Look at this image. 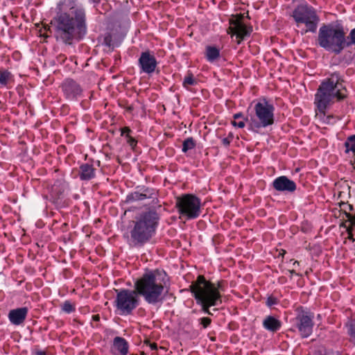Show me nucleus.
Wrapping results in <instances>:
<instances>
[{
  "mask_svg": "<svg viewBox=\"0 0 355 355\" xmlns=\"http://www.w3.org/2000/svg\"><path fill=\"white\" fill-rule=\"evenodd\" d=\"M168 276L162 269L146 270L134 282V289H116L114 306L121 315H131L139 305V297L148 304L156 305L163 300Z\"/></svg>",
  "mask_w": 355,
  "mask_h": 355,
  "instance_id": "obj_1",
  "label": "nucleus"
},
{
  "mask_svg": "<svg viewBox=\"0 0 355 355\" xmlns=\"http://www.w3.org/2000/svg\"><path fill=\"white\" fill-rule=\"evenodd\" d=\"M58 8L60 12L55 18L56 38L70 45L87 32L85 10L76 6L74 0L61 1Z\"/></svg>",
  "mask_w": 355,
  "mask_h": 355,
  "instance_id": "obj_2",
  "label": "nucleus"
},
{
  "mask_svg": "<svg viewBox=\"0 0 355 355\" xmlns=\"http://www.w3.org/2000/svg\"><path fill=\"white\" fill-rule=\"evenodd\" d=\"M348 96L344 76L339 71L330 73L321 81L314 95L315 111L325 116L327 110L333 104L345 101Z\"/></svg>",
  "mask_w": 355,
  "mask_h": 355,
  "instance_id": "obj_3",
  "label": "nucleus"
},
{
  "mask_svg": "<svg viewBox=\"0 0 355 355\" xmlns=\"http://www.w3.org/2000/svg\"><path fill=\"white\" fill-rule=\"evenodd\" d=\"M227 282L218 281L216 284L207 280L204 275H200L189 286V291L196 303L201 306L203 313L212 315L210 307L222 304V292L227 288Z\"/></svg>",
  "mask_w": 355,
  "mask_h": 355,
  "instance_id": "obj_4",
  "label": "nucleus"
},
{
  "mask_svg": "<svg viewBox=\"0 0 355 355\" xmlns=\"http://www.w3.org/2000/svg\"><path fill=\"white\" fill-rule=\"evenodd\" d=\"M160 220L159 214L153 208L139 213L132 221L130 242L134 246H143L155 235Z\"/></svg>",
  "mask_w": 355,
  "mask_h": 355,
  "instance_id": "obj_5",
  "label": "nucleus"
},
{
  "mask_svg": "<svg viewBox=\"0 0 355 355\" xmlns=\"http://www.w3.org/2000/svg\"><path fill=\"white\" fill-rule=\"evenodd\" d=\"M345 28L338 21L323 24L319 28L317 44L327 51L339 55L344 50Z\"/></svg>",
  "mask_w": 355,
  "mask_h": 355,
  "instance_id": "obj_6",
  "label": "nucleus"
},
{
  "mask_svg": "<svg viewBox=\"0 0 355 355\" xmlns=\"http://www.w3.org/2000/svg\"><path fill=\"white\" fill-rule=\"evenodd\" d=\"M275 106L268 99L263 97L254 104V116H251L248 130L257 132L261 128L270 126L275 123Z\"/></svg>",
  "mask_w": 355,
  "mask_h": 355,
  "instance_id": "obj_7",
  "label": "nucleus"
},
{
  "mask_svg": "<svg viewBox=\"0 0 355 355\" xmlns=\"http://www.w3.org/2000/svg\"><path fill=\"white\" fill-rule=\"evenodd\" d=\"M175 207L180 218L193 220L201 214V200L194 194L184 193L175 199Z\"/></svg>",
  "mask_w": 355,
  "mask_h": 355,
  "instance_id": "obj_8",
  "label": "nucleus"
},
{
  "mask_svg": "<svg viewBox=\"0 0 355 355\" xmlns=\"http://www.w3.org/2000/svg\"><path fill=\"white\" fill-rule=\"evenodd\" d=\"M292 17L297 26L301 24L305 25V33L307 32H316L320 18L315 8L308 3H304L297 6L293 10Z\"/></svg>",
  "mask_w": 355,
  "mask_h": 355,
  "instance_id": "obj_9",
  "label": "nucleus"
},
{
  "mask_svg": "<svg viewBox=\"0 0 355 355\" xmlns=\"http://www.w3.org/2000/svg\"><path fill=\"white\" fill-rule=\"evenodd\" d=\"M296 311V316L293 320V327L297 330L302 338H306L313 333L314 314L302 306L299 307Z\"/></svg>",
  "mask_w": 355,
  "mask_h": 355,
  "instance_id": "obj_10",
  "label": "nucleus"
},
{
  "mask_svg": "<svg viewBox=\"0 0 355 355\" xmlns=\"http://www.w3.org/2000/svg\"><path fill=\"white\" fill-rule=\"evenodd\" d=\"M146 200H150L153 205H157L159 202L158 191L153 187L139 185L126 196L125 202L126 203H133Z\"/></svg>",
  "mask_w": 355,
  "mask_h": 355,
  "instance_id": "obj_11",
  "label": "nucleus"
},
{
  "mask_svg": "<svg viewBox=\"0 0 355 355\" xmlns=\"http://www.w3.org/2000/svg\"><path fill=\"white\" fill-rule=\"evenodd\" d=\"M242 15H237L230 19V27L227 33L232 37H236V41L240 44L246 37H250L252 32V27L246 26L243 21Z\"/></svg>",
  "mask_w": 355,
  "mask_h": 355,
  "instance_id": "obj_12",
  "label": "nucleus"
},
{
  "mask_svg": "<svg viewBox=\"0 0 355 355\" xmlns=\"http://www.w3.org/2000/svg\"><path fill=\"white\" fill-rule=\"evenodd\" d=\"M158 62L153 51L149 50L141 53L138 59V67L140 73H153L157 69Z\"/></svg>",
  "mask_w": 355,
  "mask_h": 355,
  "instance_id": "obj_13",
  "label": "nucleus"
},
{
  "mask_svg": "<svg viewBox=\"0 0 355 355\" xmlns=\"http://www.w3.org/2000/svg\"><path fill=\"white\" fill-rule=\"evenodd\" d=\"M65 98L70 101L76 100L82 95L83 89L74 80L65 79L61 85Z\"/></svg>",
  "mask_w": 355,
  "mask_h": 355,
  "instance_id": "obj_14",
  "label": "nucleus"
},
{
  "mask_svg": "<svg viewBox=\"0 0 355 355\" xmlns=\"http://www.w3.org/2000/svg\"><path fill=\"white\" fill-rule=\"evenodd\" d=\"M51 201L57 209L67 207L71 203V200L67 196L64 188L62 186L56 185L53 187Z\"/></svg>",
  "mask_w": 355,
  "mask_h": 355,
  "instance_id": "obj_15",
  "label": "nucleus"
},
{
  "mask_svg": "<svg viewBox=\"0 0 355 355\" xmlns=\"http://www.w3.org/2000/svg\"><path fill=\"white\" fill-rule=\"evenodd\" d=\"M275 190L279 192L293 193L297 189L296 183L286 175L276 178L272 182Z\"/></svg>",
  "mask_w": 355,
  "mask_h": 355,
  "instance_id": "obj_16",
  "label": "nucleus"
},
{
  "mask_svg": "<svg viewBox=\"0 0 355 355\" xmlns=\"http://www.w3.org/2000/svg\"><path fill=\"white\" fill-rule=\"evenodd\" d=\"M94 160L90 159L89 162L81 164L78 168V177L82 181H89L96 178V168L94 166Z\"/></svg>",
  "mask_w": 355,
  "mask_h": 355,
  "instance_id": "obj_17",
  "label": "nucleus"
},
{
  "mask_svg": "<svg viewBox=\"0 0 355 355\" xmlns=\"http://www.w3.org/2000/svg\"><path fill=\"white\" fill-rule=\"evenodd\" d=\"M129 343L123 337L116 336L113 339L112 352L114 355H128Z\"/></svg>",
  "mask_w": 355,
  "mask_h": 355,
  "instance_id": "obj_18",
  "label": "nucleus"
},
{
  "mask_svg": "<svg viewBox=\"0 0 355 355\" xmlns=\"http://www.w3.org/2000/svg\"><path fill=\"white\" fill-rule=\"evenodd\" d=\"M262 326L266 331L275 334L279 331L282 327L280 320L273 315H266L262 322Z\"/></svg>",
  "mask_w": 355,
  "mask_h": 355,
  "instance_id": "obj_19",
  "label": "nucleus"
},
{
  "mask_svg": "<svg viewBox=\"0 0 355 355\" xmlns=\"http://www.w3.org/2000/svg\"><path fill=\"white\" fill-rule=\"evenodd\" d=\"M204 57L211 64L217 62L220 58V50L214 45H207L205 49Z\"/></svg>",
  "mask_w": 355,
  "mask_h": 355,
  "instance_id": "obj_20",
  "label": "nucleus"
},
{
  "mask_svg": "<svg viewBox=\"0 0 355 355\" xmlns=\"http://www.w3.org/2000/svg\"><path fill=\"white\" fill-rule=\"evenodd\" d=\"M352 49L355 51V28H352L347 35L345 31L344 49Z\"/></svg>",
  "mask_w": 355,
  "mask_h": 355,
  "instance_id": "obj_21",
  "label": "nucleus"
},
{
  "mask_svg": "<svg viewBox=\"0 0 355 355\" xmlns=\"http://www.w3.org/2000/svg\"><path fill=\"white\" fill-rule=\"evenodd\" d=\"M8 318L11 323L14 324L22 323V308L11 310L8 314Z\"/></svg>",
  "mask_w": 355,
  "mask_h": 355,
  "instance_id": "obj_22",
  "label": "nucleus"
},
{
  "mask_svg": "<svg viewBox=\"0 0 355 355\" xmlns=\"http://www.w3.org/2000/svg\"><path fill=\"white\" fill-rule=\"evenodd\" d=\"M345 153H349L352 152V155L355 154V135L349 136L345 143Z\"/></svg>",
  "mask_w": 355,
  "mask_h": 355,
  "instance_id": "obj_23",
  "label": "nucleus"
},
{
  "mask_svg": "<svg viewBox=\"0 0 355 355\" xmlns=\"http://www.w3.org/2000/svg\"><path fill=\"white\" fill-rule=\"evenodd\" d=\"M196 146V142L193 137H188L182 142V151L186 153L188 150L193 149Z\"/></svg>",
  "mask_w": 355,
  "mask_h": 355,
  "instance_id": "obj_24",
  "label": "nucleus"
},
{
  "mask_svg": "<svg viewBox=\"0 0 355 355\" xmlns=\"http://www.w3.org/2000/svg\"><path fill=\"white\" fill-rule=\"evenodd\" d=\"M197 84V80L194 78L191 72L189 71L184 78L182 86L188 89L189 85H195Z\"/></svg>",
  "mask_w": 355,
  "mask_h": 355,
  "instance_id": "obj_25",
  "label": "nucleus"
},
{
  "mask_svg": "<svg viewBox=\"0 0 355 355\" xmlns=\"http://www.w3.org/2000/svg\"><path fill=\"white\" fill-rule=\"evenodd\" d=\"M347 334L349 336V342L355 345V320H352L346 324Z\"/></svg>",
  "mask_w": 355,
  "mask_h": 355,
  "instance_id": "obj_26",
  "label": "nucleus"
},
{
  "mask_svg": "<svg viewBox=\"0 0 355 355\" xmlns=\"http://www.w3.org/2000/svg\"><path fill=\"white\" fill-rule=\"evenodd\" d=\"M61 310L65 313H71L76 311V304L69 300H66L61 304Z\"/></svg>",
  "mask_w": 355,
  "mask_h": 355,
  "instance_id": "obj_27",
  "label": "nucleus"
},
{
  "mask_svg": "<svg viewBox=\"0 0 355 355\" xmlns=\"http://www.w3.org/2000/svg\"><path fill=\"white\" fill-rule=\"evenodd\" d=\"M11 78V74L8 71L0 70V83L6 85Z\"/></svg>",
  "mask_w": 355,
  "mask_h": 355,
  "instance_id": "obj_28",
  "label": "nucleus"
},
{
  "mask_svg": "<svg viewBox=\"0 0 355 355\" xmlns=\"http://www.w3.org/2000/svg\"><path fill=\"white\" fill-rule=\"evenodd\" d=\"M103 44L112 49H114L115 47V44L112 39V35L110 33H107L105 35Z\"/></svg>",
  "mask_w": 355,
  "mask_h": 355,
  "instance_id": "obj_29",
  "label": "nucleus"
},
{
  "mask_svg": "<svg viewBox=\"0 0 355 355\" xmlns=\"http://www.w3.org/2000/svg\"><path fill=\"white\" fill-rule=\"evenodd\" d=\"M279 302V300L277 297H275L272 295H270L266 299V305L268 307L271 308L272 306L278 304Z\"/></svg>",
  "mask_w": 355,
  "mask_h": 355,
  "instance_id": "obj_30",
  "label": "nucleus"
},
{
  "mask_svg": "<svg viewBox=\"0 0 355 355\" xmlns=\"http://www.w3.org/2000/svg\"><path fill=\"white\" fill-rule=\"evenodd\" d=\"M125 139L126 142L130 146L131 149L132 150H135V148L137 146V140L133 137H132V135H128V137H126Z\"/></svg>",
  "mask_w": 355,
  "mask_h": 355,
  "instance_id": "obj_31",
  "label": "nucleus"
},
{
  "mask_svg": "<svg viewBox=\"0 0 355 355\" xmlns=\"http://www.w3.org/2000/svg\"><path fill=\"white\" fill-rule=\"evenodd\" d=\"M245 121H248V119H243V120H233L232 121L231 123L234 127L243 128L245 125Z\"/></svg>",
  "mask_w": 355,
  "mask_h": 355,
  "instance_id": "obj_32",
  "label": "nucleus"
},
{
  "mask_svg": "<svg viewBox=\"0 0 355 355\" xmlns=\"http://www.w3.org/2000/svg\"><path fill=\"white\" fill-rule=\"evenodd\" d=\"M199 320H200V324H202V326L205 329L207 328L211 324V318H209L208 317L201 318H200Z\"/></svg>",
  "mask_w": 355,
  "mask_h": 355,
  "instance_id": "obj_33",
  "label": "nucleus"
},
{
  "mask_svg": "<svg viewBox=\"0 0 355 355\" xmlns=\"http://www.w3.org/2000/svg\"><path fill=\"white\" fill-rule=\"evenodd\" d=\"M132 130L128 126H125L121 128V136L122 137H128V135H131Z\"/></svg>",
  "mask_w": 355,
  "mask_h": 355,
  "instance_id": "obj_34",
  "label": "nucleus"
},
{
  "mask_svg": "<svg viewBox=\"0 0 355 355\" xmlns=\"http://www.w3.org/2000/svg\"><path fill=\"white\" fill-rule=\"evenodd\" d=\"M33 355H46V352L44 350L40 349L38 346H35L32 349Z\"/></svg>",
  "mask_w": 355,
  "mask_h": 355,
  "instance_id": "obj_35",
  "label": "nucleus"
},
{
  "mask_svg": "<svg viewBox=\"0 0 355 355\" xmlns=\"http://www.w3.org/2000/svg\"><path fill=\"white\" fill-rule=\"evenodd\" d=\"M49 33H51L50 28L44 27L43 30L40 31V36L44 37V38H47L49 37Z\"/></svg>",
  "mask_w": 355,
  "mask_h": 355,
  "instance_id": "obj_36",
  "label": "nucleus"
},
{
  "mask_svg": "<svg viewBox=\"0 0 355 355\" xmlns=\"http://www.w3.org/2000/svg\"><path fill=\"white\" fill-rule=\"evenodd\" d=\"M346 217L347 218V221L349 222V224L355 227V214L352 215L349 213H346Z\"/></svg>",
  "mask_w": 355,
  "mask_h": 355,
  "instance_id": "obj_37",
  "label": "nucleus"
},
{
  "mask_svg": "<svg viewBox=\"0 0 355 355\" xmlns=\"http://www.w3.org/2000/svg\"><path fill=\"white\" fill-rule=\"evenodd\" d=\"M144 343L149 346L151 350H157V345L156 343H151L149 340H146L144 341Z\"/></svg>",
  "mask_w": 355,
  "mask_h": 355,
  "instance_id": "obj_38",
  "label": "nucleus"
},
{
  "mask_svg": "<svg viewBox=\"0 0 355 355\" xmlns=\"http://www.w3.org/2000/svg\"><path fill=\"white\" fill-rule=\"evenodd\" d=\"M343 206V209H344V211H345V214L346 215V213L347 210L349 211H352L353 210V206L350 204H348V203H343L342 205Z\"/></svg>",
  "mask_w": 355,
  "mask_h": 355,
  "instance_id": "obj_39",
  "label": "nucleus"
},
{
  "mask_svg": "<svg viewBox=\"0 0 355 355\" xmlns=\"http://www.w3.org/2000/svg\"><path fill=\"white\" fill-rule=\"evenodd\" d=\"M92 327H98V324H94L93 322H98L100 321V315L98 314H96V315H93L92 317Z\"/></svg>",
  "mask_w": 355,
  "mask_h": 355,
  "instance_id": "obj_40",
  "label": "nucleus"
},
{
  "mask_svg": "<svg viewBox=\"0 0 355 355\" xmlns=\"http://www.w3.org/2000/svg\"><path fill=\"white\" fill-rule=\"evenodd\" d=\"M233 118H234V120H239V119L243 120V119H246L242 112H238V113L234 114L233 115Z\"/></svg>",
  "mask_w": 355,
  "mask_h": 355,
  "instance_id": "obj_41",
  "label": "nucleus"
},
{
  "mask_svg": "<svg viewBox=\"0 0 355 355\" xmlns=\"http://www.w3.org/2000/svg\"><path fill=\"white\" fill-rule=\"evenodd\" d=\"M222 144L225 146H228L231 143V139L229 137H225L222 139Z\"/></svg>",
  "mask_w": 355,
  "mask_h": 355,
  "instance_id": "obj_42",
  "label": "nucleus"
},
{
  "mask_svg": "<svg viewBox=\"0 0 355 355\" xmlns=\"http://www.w3.org/2000/svg\"><path fill=\"white\" fill-rule=\"evenodd\" d=\"M26 272L29 275H33L35 272V270L34 268L29 266L26 268Z\"/></svg>",
  "mask_w": 355,
  "mask_h": 355,
  "instance_id": "obj_43",
  "label": "nucleus"
},
{
  "mask_svg": "<svg viewBox=\"0 0 355 355\" xmlns=\"http://www.w3.org/2000/svg\"><path fill=\"white\" fill-rule=\"evenodd\" d=\"M354 229H355V227L354 226H352L351 224H349L347 227L346 231H347V234L353 233V231Z\"/></svg>",
  "mask_w": 355,
  "mask_h": 355,
  "instance_id": "obj_44",
  "label": "nucleus"
},
{
  "mask_svg": "<svg viewBox=\"0 0 355 355\" xmlns=\"http://www.w3.org/2000/svg\"><path fill=\"white\" fill-rule=\"evenodd\" d=\"M26 302H24V320H25V318H26V313H27V311H28V306L26 305Z\"/></svg>",
  "mask_w": 355,
  "mask_h": 355,
  "instance_id": "obj_45",
  "label": "nucleus"
},
{
  "mask_svg": "<svg viewBox=\"0 0 355 355\" xmlns=\"http://www.w3.org/2000/svg\"><path fill=\"white\" fill-rule=\"evenodd\" d=\"M347 234H348L347 239L349 240L352 241V242H355V238H354L353 233H349Z\"/></svg>",
  "mask_w": 355,
  "mask_h": 355,
  "instance_id": "obj_46",
  "label": "nucleus"
},
{
  "mask_svg": "<svg viewBox=\"0 0 355 355\" xmlns=\"http://www.w3.org/2000/svg\"><path fill=\"white\" fill-rule=\"evenodd\" d=\"M89 2L94 3L95 6L98 5L101 0H89Z\"/></svg>",
  "mask_w": 355,
  "mask_h": 355,
  "instance_id": "obj_47",
  "label": "nucleus"
},
{
  "mask_svg": "<svg viewBox=\"0 0 355 355\" xmlns=\"http://www.w3.org/2000/svg\"><path fill=\"white\" fill-rule=\"evenodd\" d=\"M125 109L128 112H131L134 108H133L132 105H129V106L126 107Z\"/></svg>",
  "mask_w": 355,
  "mask_h": 355,
  "instance_id": "obj_48",
  "label": "nucleus"
},
{
  "mask_svg": "<svg viewBox=\"0 0 355 355\" xmlns=\"http://www.w3.org/2000/svg\"><path fill=\"white\" fill-rule=\"evenodd\" d=\"M288 272L291 274V276H293V275H298V274L295 271V270H289Z\"/></svg>",
  "mask_w": 355,
  "mask_h": 355,
  "instance_id": "obj_49",
  "label": "nucleus"
},
{
  "mask_svg": "<svg viewBox=\"0 0 355 355\" xmlns=\"http://www.w3.org/2000/svg\"><path fill=\"white\" fill-rule=\"evenodd\" d=\"M347 222H348V221H347V220L345 222L342 223L340 225V227H345V228H346V229H347V226L346 225V223H347Z\"/></svg>",
  "mask_w": 355,
  "mask_h": 355,
  "instance_id": "obj_50",
  "label": "nucleus"
},
{
  "mask_svg": "<svg viewBox=\"0 0 355 355\" xmlns=\"http://www.w3.org/2000/svg\"><path fill=\"white\" fill-rule=\"evenodd\" d=\"M26 288L27 290H31V284H26Z\"/></svg>",
  "mask_w": 355,
  "mask_h": 355,
  "instance_id": "obj_51",
  "label": "nucleus"
},
{
  "mask_svg": "<svg viewBox=\"0 0 355 355\" xmlns=\"http://www.w3.org/2000/svg\"><path fill=\"white\" fill-rule=\"evenodd\" d=\"M229 137V138L231 139V141H232V139H233V134H232V132H230V133L228 135V137Z\"/></svg>",
  "mask_w": 355,
  "mask_h": 355,
  "instance_id": "obj_52",
  "label": "nucleus"
},
{
  "mask_svg": "<svg viewBox=\"0 0 355 355\" xmlns=\"http://www.w3.org/2000/svg\"><path fill=\"white\" fill-rule=\"evenodd\" d=\"M96 163L97 166H100V164H101V162H100L99 160H97V161L96 162Z\"/></svg>",
  "mask_w": 355,
  "mask_h": 355,
  "instance_id": "obj_53",
  "label": "nucleus"
},
{
  "mask_svg": "<svg viewBox=\"0 0 355 355\" xmlns=\"http://www.w3.org/2000/svg\"><path fill=\"white\" fill-rule=\"evenodd\" d=\"M295 264L299 265V262L297 261H295L293 265L295 266Z\"/></svg>",
  "mask_w": 355,
  "mask_h": 355,
  "instance_id": "obj_54",
  "label": "nucleus"
},
{
  "mask_svg": "<svg viewBox=\"0 0 355 355\" xmlns=\"http://www.w3.org/2000/svg\"><path fill=\"white\" fill-rule=\"evenodd\" d=\"M333 118V116H327V119H332Z\"/></svg>",
  "mask_w": 355,
  "mask_h": 355,
  "instance_id": "obj_55",
  "label": "nucleus"
},
{
  "mask_svg": "<svg viewBox=\"0 0 355 355\" xmlns=\"http://www.w3.org/2000/svg\"><path fill=\"white\" fill-rule=\"evenodd\" d=\"M25 189H24V194H23V196L25 197L26 194H25Z\"/></svg>",
  "mask_w": 355,
  "mask_h": 355,
  "instance_id": "obj_56",
  "label": "nucleus"
},
{
  "mask_svg": "<svg viewBox=\"0 0 355 355\" xmlns=\"http://www.w3.org/2000/svg\"><path fill=\"white\" fill-rule=\"evenodd\" d=\"M28 257H29L31 259H33V257H32L31 256V254H28Z\"/></svg>",
  "mask_w": 355,
  "mask_h": 355,
  "instance_id": "obj_57",
  "label": "nucleus"
},
{
  "mask_svg": "<svg viewBox=\"0 0 355 355\" xmlns=\"http://www.w3.org/2000/svg\"><path fill=\"white\" fill-rule=\"evenodd\" d=\"M141 355H145L144 353H142Z\"/></svg>",
  "mask_w": 355,
  "mask_h": 355,
  "instance_id": "obj_58",
  "label": "nucleus"
}]
</instances>
